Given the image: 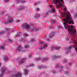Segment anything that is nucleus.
Returning a JSON list of instances; mask_svg holds the SVG:
<instances>
[{
	"mask_svg": "<svg viewBox=\"0 0 77 77\" xmlns=\"http://www.w3.org/2000/svg\"><path fill=\"white\" fill-rule=\"evenodd\" d=\"M52 4H56L57 7H61L62 9H63L64 12L62 14V16L63 18V20L64 22L63 23L65 29H67L69 32H76L75 29H73V26H71V27L69 26L67 23L69 24H74V21L72 18H71V15L69 11L66 12V7L64 5H62L64 3L63 0H52Z\"/></svg>",
	"mask_w": 77,
	"mask_h": 77,
	"instance_id": "nucleus-1",
	"label": "nucleus"
},
{
	"mask_svg": "<svg viewBox=\"0 0 77 77\" xmlns=\"http://www.w3.org/2000/svg\"><path fill=\"white\" fill-rule=\"evenodd\" d=\"M22 27L23 28H25L26 29H30V26L27 23H24L22 25Z\"/></svg>",
	"mask_w": 77,
	"mask_h": 77,
	"instance_id": "nucleus-2",
	"label": "nucleus"
},
{
	"mask_svg": "<svg viewBox=\"0 0 77 77\" xmlns=\"http://www.w3.org/2000/svg\"><path fill=\"white\" fill-rule=\"evenodd\" d=\"M22 75V74L20 72H18L16 74L12 75H11V77H21Z\"/></svg>",
	"mask_w": 77,
	"mask_h": 77,
	"instance_id": "nucleus-3",
	"label": "nucleus"
},
{
	"mask_svg": "<svg viewBox=\"0 0 77 77\" xmlns=\"http://www.w3.org/2000/svg\"><path fill=\"white\" fill-rule=\"evenodd\" d=\"M13 18L11 17H10L9 19V20L8 21V22H6L5 21L4 22V24H7L9 23H12V22H13Z\"/></svg>",
	"mask_w": 77,
	"mask_h": 77,
	"instance_id": "nucleus-4",
	"label": "nucleus"
},
{
	"mask_svg": "<svg viewBox=\"0 0 77 77\" xmlns=\"http://www.w3.org/2000/svg\"><path fill=\"white\" fill-rule=\"evenodd\" d=\"M6 71V69L5 67H3L2 68V70H1V72H2V74H0V77H3V74H4V72Z\"/></svg>",
	"mask_w": 77,
	"mask_h": 77,
	"instance_id": "nucleus-5",
	"label": "nucleus"
},
{
	"mask_svg": "<svg viewBox=\"0 0 77 77\" xmlns=\"http://www.w3.org/2000/svg\"><path fill=\"white\" fill-rule=\"evenodd\" d=\"M72 47L73 48H75V45L72 46H69V48H67L66 50L68 52H69L71 51V49L72 48Z\"/></svg>",
	"mask_w": 77,
	"mask_h": 77,
	"instance_id": "nucleus-6",
	"label": "nucleus"
},
{
	"mask_svg": "<svg viewBox=\"0 0 77 77\" xmlns=\"http://www.w3.org/2000/svg\"><path fill=\"white\" fill-rule=\"evenodd\" d=\"M51 49L52 50H58L60 49V47L58 46H55V47H51Z\"/></svg>",
	"mask_w": 77,
	"mask_h": 77,
	"instance_id": "nucleus-7",
	"label": "nucleus"
},
{
	"mask_svg": "<svg viewBox=\"0 0 77 77\" xmlns=\"http://www.w3.org/2000/svg\"><path fill=\"white\" fill-rule=\"evenodd\" d=\"M16 3H21L22 4H23V3H25V1L23 0H17Z\"/></svg>",
	"mask_w": 77,
	"mask_h": 77,
	"instance_id": "nucleus-8",
	"label": "nucleus"
},
{
	"mask_svg": "<svg viewBox=\"0 0 77 77\" xmlns=\"http://www.w3.org/2000/svg\"><path fill=\"white\" fill-rule=\"evenodd\" d=\"M22 47H21V46L20 45L18 46L17 49V50L18 51V52H20L21 51V49H22Z\"/></svg>",
	"mask_w": 77,
	"mask_h": 77,
	"instance_id": "nucleus-9",
	"label": "nucleus"
},
{
	"mask_svg": "<svg viewBox=\"0 0 77 77\" xmlns=\"http://www.w3.org/2000/svg\"><path fill=\"white\" fill-rule=\"evenodd\" d=\"M39 30L38 28H33L30 29V31L31 32H33V31H38Z\"/></svg>",
	"mask_w": 77,
	"mask_h": 77,
	"instance_id": "nucleus-10",
	"label": "nucleus"
},
{
	"mask_svg": "<svg viewBox=\"0 0 77 77\" xmlns=\"http://www.w3.org/2000/svg\"><path fill=\"white\" fill-rule=\"evenodd\" d=\"M24 62H25V59H23L19 61V63L20 64H22V63H23Z\"/></svg>",
	"mask_w": 77,
	"mask_h": 77,
	"instance_id": "nucleus-11",
	"label": "nucleus"
},
{
	"mask_svg": "<svg viewBox=\"0 0 77 77\" xmlns=\"http://www.w3.org/2000/svg\"><path fill=\"white\" fill-rule=\"evenodd\" d=\"M8 59H9L8 58V56H5L4 58V60H5V61H7V60H8Z\"/></svg>",
	"mask_w": 77,
	"mask_h": 77,
	"instance_id": "nucleus-12",
	"label": "nucleus"
},
{
	"mask_svg": "<svg viewBox=\"0 0 77 77\" xmlns=\"http://www.w3.org/2000/svg\"><path fill=\"white\" fill-rule=\"evenodd\" d=\"M25 7L24 6H22L20 7L19 8H18V9L19 10V11H21V10L25 9Z\"/></svg>",
	"mask_w": 77,
	"mask_h": 77,
	"instance_id": "nucleus-13",
	"label": "nucleus"
},
{
	"mask_svg": "<svg viewBox=\"0 0 77 77\" xmlns=\"http://www.w3.org/2000/svg\"><path fill=\"white\" fill-rule=\"evenodd\" d=\"M55 35V33L54 32H53L52 33V34L51 35H50L49 36V39H51V38L53 37V36H54Z\"/></svg>",
	"mask_w": 77,
	"mask_h": 77,
	"instance_id": "nucleus-14",
	"label": "nucleus"
},
{
	"mask_svg": "<svg viewBox=\"0 0 77 77\" xmlns=\"http://www.w3.org/2000/svg\"><path fill=\"white\" fill-rule=\"evenodd\" d=\"M47 45L46 44L44 45H43V47L41 48V50H43V49H44V48H46V47H47Z\"/></svg>",
	"mask_w": 77,
	"mask_h": 77,
	"instance_id": "nucleus-15",
	"label": "nucleus"
},
{
	"mask_svg": "<svg viewBox=\"0 0 77 77\" xmlns=\"http://www.w3.org/2000/svg\"><path fill=\"white\" fill-rule=\"evenodd\" d=\"M39 16H40V14H36L34 16V17L36 19H38L39 18Z\"/></svg>",
	"mask_w": 77,
	"mask_h": 77,
	"instance_id": "nucleus-16",
	"label": "nucleus"
},
{
	"mask_svg": "<svg viewBox=\"0 0 77 77\" xmlns=\"http://www.w3.org/2000/svg\"><path fill=\"white\" fill-rule=\"evenodd\" d=\"M57 68H59L60 69H63V68L62 66H57L56 67Z\"/></svg>",
	"mask_w": 77,
	"mask_h": 77,
	"instance_id": "nucleus-17",
	"label": "nucleus"
},
{
	"mask_svg": "<svg viewBox=\"0 0 77 77\" xmlns=\"http://www.w3.org/2000/svg\"><path fill=\"white\" fill-rule=\"evenodd\" d=\"M54 59H55V58H59V56H54L52 57Z\"/></svg>",
	"mask_w": 77,
	"mask_h": 77,
	"instance_id": "nucleus-18",
	"label": "nucleus"
},
{
	"mask_svg": "<svg viewBox=\"0 0 77 77\" xmlns=\"http://www.w3.org/2000/svg\"><path fill=\"white\" fill-rule=\"evenodd\" d=\"M48 58L47 57H45L44 58H43L42 59V61H45V60H48Z\"/></svg>",
	"mask_w": 77,
	"mask_h": 77,
	"instance_id": "nucleus-19",
	"label": "nucleus"
},
{
	"mask_svg": "<svg viewBox=\"0 0 77 77\" xmlns=\"http://www.w3.org/2000/svg\"><path fill=\"white\" fill-rule=\"evenodd\" d=\"M25 74H26V75H27V74H28V72H29V70H28L25 69Z\"/></svg>",
	"mask_w": 77,
	"mask_h": 77,
	"instance_id": "nucleus-20",
	"label": "nucleus"
},
{
	"mask_svg": "<svg viewBox=\"0 0 77 77\" xmlns=\"http://www.w3.org/2000/svg\"><path fill=\"white\" fill-rule=\"evenodd\" d=\"M51 12H55V10L54 8H53L51 10Z\"/></svg>",
	"mask_w": 77,
	"mask_h": 77,
	"instance_id": "nucleus-21",
	"label": "nucleus"
},
{
	"mask_svg": "<svg viewBox=\"0 0 77 77\" xmlns=\"http://www.w3.org/2000/svg\"><path fill=\"white\" fill-rule=\"evenodd\" d=\"M69 36H66V41H68V40H69Z\"/></svg>",
	"mask_w": 77,
	"mask_h": 77,
	"instance_id": "nucleus-22",
	"label": "nucleus"
},
{
	"mask_svg": "<svg viewBox=\"0 0 77 77\" xmlns=\"http://www.w3.org/2000/svg\"><path fill=\"white\" fill-rule=\"evenodd\" d=\"M20 32H19V33H17V35H16L15 37H18L20 36Z\"/></svg>",
	"mask_w": 77,
	"mask_h": 77,
	"instance_id": "nucleus-23",
	"label": "nucleus"
},
{
	"mask_svg": "<svg viewBox=\"0 0 77 77\" xmlns=\"http://www.w3.org/2000/svg\"><path fill=\"white\" fill-rule=\"evenodd\" d=\"M47 68V67H44V66H39V68Z\"/></svg>",
	"mask_w": 77,
	"mask_h": 77,
	"instance_id": "nucleus-24",
	"label": "nucleus"
},
{
	"mask_svg": "<svg viewBox=\"0 0 77 77\" xmlns=\"http://www.w3.org/2000/svg\"><path fill=\"white\" fill-rule=\"evenodd\" d=\"M4 33H5V31H2L0 32V35H3Z\"/></svg>",
	"mask_w": 77,
	"mask_h": 77,
	"instance_id": "nucleus-25",
	"label": "nucleus"
},
{
	"mask_svg": "<svg viewBox=\"0 0 77 77\" xmlns=\"http://www.w3.org/2000/svg\"><path fill=\"white\" fill-rule=\"evenodd\" d=\"M41 57L37 58H36V60L37 61L39 60H41Z\"/></svg>",
	"mask_w": 77,
	"mask_h": 77,
	"instance_id": "nucleus-26",
	"label": "nucleus"
},
{
	"mask_svg": "<svg viewBox=\"0 0 77 77\" xmlns=\"http://www.w3.org/2000/svg\"><path fill=\"white\" fill-rule=\"evenodd\" d=\"M38 4H39V2H37V3H35L34 5L35 6H38Z\"/></svg>",
	"mask_w": 77,
	"mask_h": 77,
	"instance_id": "nucleus-27",
	"label": "nucleus"
},
{
	"mask_svg": "<svg viewBox=\"0 0 77 77\" xmlns=\"http://www.w3.org/2000/svg\"><path fill=\"white\" fill-rule=\"evenodd\" d=\"M5 30L9 32V31H10V30H11V29L9 28H6L5 29Z\"/></svg>",
	"mask_w": 77,
	"mask_h": 77,
	"instance_id": "nucleus-28",
	"label": "nucleus"
},
{
	"mask_svg": "<svg viewBox=\"0 0 77 77\" xmlns=\"http://www.w3.org/2000/svg\"><path fill=\"white\" fill-rule=\"evenodd\" d=\"M29 45H25L24 47L25 48H27L28 47H29Z\"/></svg>",
	"mask_w": 77,
	"mask_h": 77,
	"instance_id": "nucleus-29",
	"label": "nucleus"
},
{
	"mask_svg": "<svg viewBox=\"0 0 77 77\" xmlns=\"http://www.w3.org/2000/svg\"><path fill=\"white\" fill-rule=\"evenodd\" d=\"M35 41V39L33 38L31 39V42H33Z\"/></svg>",
	"mask_w": 77,
	"mask_h": 77,
	"instance_id": "nucleus-30",
	"label": "nucleus"
},
{
	"mask_svg": "<svg viewBox=\"0 0 77 77\" xmlns=\"http://www.w3.org/2000/svg\"><path fill=\"white\" fill-rule=\"evenodd\" d=\"M1 49L2 50H4V47L3 46H1Z\"/></svg>",
	"mask_w": 77,
	"mask_h": 77,
	"instance_id": "nucleus-31",
	"label": "nucleus"
},
{
	"mask_svg": "<svg viewBox=\"0 0 77 77\" xmlns=\"http://www.w3.org/2000/svg\"><path fill=\"white\" fill-rule=\"evenodd\" d=\"M8 40L9 42H13V41L10 39H8Z\"/></svg>",
	"mask_w": 77,
	"mask_h": 77,
	"instance_id": "nucleus-32",
	"label": "nucleus"
},
{
	"mask_svg": "<svg viewBox=\"0 0 77 77\" xmlns=\"http://www.w3.org/2000/svg\"><path fill=\"white\" fill-rule=\"evenodd\" d=\"M77 16V14H74V17L76 18Z\"/></svg>",
	"mask_w": 77,
	"mask_h": 77,
	"instance_id": "nucleus-33",
	"label": "nucleus"
},
{
	"mask_svg": "<svg viewBox=\"0 0 77 77\" xmlns=\"http://www.w3.org/2000/svg\"><path fill=\"white\" fill-rule=\"evenodd\" d=\"M10 0H5V2H9Z\"/></svg>",
	"mask_w": 77,
	"mask_h": 77,
	"instance_id": "nucleus-34",
	"label": "nucleus"
},
{
	"mask_svg": "<svg viewBox=\"0 0 77 77\" xmlns=\"http://www.w3.org/2000/svg\"><path fill=\"white\" fill-rule=\"evenodd\" d=\"M65 73L66 74H69V72H66Z\"/></svg>",
	"mask_w": 77,
	"mask_h": 77,
	"instance_id": "nucleus-35",
	"label": "nucleus"
},
{
	"mask_svg": "<svg viewBox=\"0 0 77 77\" xmlns=\"http://www.w3.org/2000/svg\"><path fill=\"white\" fill-rule=\"evenodd\" d=\"M24 36H27L28 35L27 34H24Z\"/></svg>",
	"mask_w": 77,
	"mask_h": 77,
	"instance_id": "nucleus-36",
	"label": "nucleus"
},
{
	"mask_svg": "<svg viewBox=\"0 0 77 77\" xmlns=\"http://www.w3.org/2000/svg\"><path fill=\"white\" fill-rule=\"evenodd\" d=\"M52 72H53V73H56V71L54 70L52 71Z\"/></svg>",
	"mask_w": 77,
	"mask_h": 77,
	"instance_id": "nucleus-37",
	"label": "nucleus"
},
{
	"mask_svg": "<svg viewBox=\"0 0 77 77\" xmlns=\"http://www.w3.org/2000/svg\"><path fill=\"white\" fill-rule=\"evenodd\" d=\"M33 66V64H31L30 65V66Z\"/></svg>",
	"mask_w": 77,
	"mask_h": 77,
	"instance_id": "nucleus-38",
	"label": "nucleus"
},
{
	"mask_svg": "<svg viewBox=\"0 0 77 77\" xmlns=\"http://www.w3.org/2000/svg\"><path fill=\"white\" fill-rule=\"evenodd\" d=\"M36 11H39V9L38 8H36Z\"/></svg>",
	"mask_w": 77,
	"mask_h": 77,
	"instance_id": "nucleus-39",
	"label": "nucleus"
},
{
	"mask_svg": "<svg viewBox=\"0 0 77 77\" xmlns=\"http://www.w3.org/2000/svg\"><path fill=\"white\" fill-rule=\"evenodd\" d=\"M74 2V0H71L70 1V2Z\"/></svg>",
	"mask_w": 77,
	"mask_h": 77,
	"instance_id": "nucleus-40",
	"label": "nucleus"
},
{
	"mask_svg": "<svg viewBox=\"0 0 77 77\" xmlns=\"http://www.w3.org/2000/svg\"><path fill=\"white\" fill-rule=\"evenodd\" d=\"M16 22L17 23H19V22H20V20H16Z\"/></svg>",
	"mask_w": 77,
	"mask_h": 77,
	"instance_id": "nucleus-41",
	"label": "nucleus"
},
{
	"mask_svg": "<svg viewBox=\"0 0 77 77\" xmlns=\"http://www.w3.org/2000/svg\"><path fill=\"white\" fill-rule=\"evenodd\" d=\"M3 14H4V11H2V13H1V14H0L1 15H3Z\"/></svg>",
	"mask_w": 77,
	"mask_h": 77,
	"instance_id": "nucleus-42",
	"label": "nucleus"
},
{
	"mask_svg": "<svg viewBox=\"0 0 77 77\" xmlns=\"http://www.w3.org/2000/svg\"><path fill=\"white\" fill-rule=\"evenodd\" d=\"M31 56H32L31 55H29L28 56V57H31Z\"/></svg>",
	"mask_w": 77,
	"mask_h": 77,
	"instance_id": "nucleus-43",
	"label": "nucleus"
},
{
	"mask_svg": "<svg viewBox=\"0 0 77 77\" xmlns=\"http://www.w3.org/2000/svg\"><path fill=\"white\" fill-rule=\"evenodd\" d=\"M59 28H62V26H59Z\"/></svg>",
	"mask_w": 77,
	"mask_h": 77,
	"instance_id": "nucleus-44",
	"label": "nucleus"
},
{
	"mask_svg": "<svg viewBox=\"0 0 77 77\" xmlns=\"http://www.w3.org/2000/svg\"><path fill=\"white\" fill-rule=\"evenodd\" d=\"M52 21L53 23H55L56 22L55 20H52Z\"/></svg>",
	"mask_w": 77,
	"mask_h": 77,
	"instance_id": "nucleus-45",
	"label": "nucleus"
},
{
	"mask_svg": "<svg viewBox=\"0 0 77 77\" xmlns=\"http://www.w3.org/2000/svg\"><path fill=\"white\" fill-rule=\"evenodd\" d=\"M49 6L50 8H52V6L51 5H49Z\"/></svg>",
	"mask_w": 77,
	"mask_h": 77,
	"instance_id": "nucleus-46",
	"label": "nucleus"
},
{
	"mask_svg": "<svg viewBox=\"0 0 77 77\" xmlns=\"http://www.w3.org/2000/svg\"><path fill=\"white\" fill-rule=\"evenodd\" d=\"M69 64L70 66H71V63H69Z\"/></svg>",
	"mask_w": 77,
	"mask_h": 77,
	"instance_id": "nucleus-47",
	"label": "nucleus"
},
{
	"mask_svg": "<svg viewBox=\"0 0 77 77\" xmlns=\"http://www.w3.org/2000/svg\"><path fill=\"white\" fill-rule=\"evenodd\" d=\"M2 63H1L0 62V66H1V65H2Z\"/></svg>",
	"mask_w": 77,
	"mask_h": 77,
	"instance_id": "nucleus-48",
	"label": "nucleus"
},
{
	"mask_svg": "<svg viewBox=\"0 0 77 77\" xmlns=\"http://www.w3.org/2000/svg\"><path fill=\"white\" fill-rule=\"evenodd\" d=\"M67 60H64V62H66Z\"/></svg>",
	"mask_w": 77,
	"mask_h": 77,
	"instance_id": "nucleus-49",
	"label": "nucleus"
},
{
	"mask_svg": "<svg viewBox=\"0 0 77 77\" xmlns=\"http://www.w3.org/2000/svg\"><path fill=\"white\" fill-rule=\"evenodd\" d=\"M47 39L48 41H49V39L47 38Z\"/></svg>",
	"mask_w": 77,
	"mask_h": 77,
	"instance_id": "nucleus-50",
	"label": "nucleus"
},
{
	"mask_svg": "<svg viewBox=\"0 0 77 77\" xmlns=\"http://www.w3.org/2000/svg\"><path fill=\"white\" fill-rule=\"evenodd\" d=\"M46 37H47V36H45V38H46Z\"/></svg>",
	"mask_w": 77,
	"mask_h": 77,
	"instance_id": "nucleus-51",
	"label": "nucleus"
},
{
	"mask_svg": "<svg viewBox=\"0 0 77 77\" xmlns=\"http://www.w3.org/2000/svg\"><path fill=\"white\" fill-rule=\"evenodd\" d=\"M51 28H52V26H51L50 27Z\"/></svg>",
	"mask_w": 77,
	"mask_h": 77,
	"instance_id": "nucleus-52",
	"label": "nucleus"
},
{
	"mask_svg": "<svg viewBox=\"0 0 77 77\" xmlns=\"http://www.w3.org/2000/svg\"><path fill=\"white\" fill-rule=\"evenodd\" d=\"M14 30H13V31H12V32H14Z\"/></svg>",
	"mask_w": 77,
	"mask_h": 77,
	"instance_id": "nucleus-53",
	"label": "nucleus"
},
{
	"mask_svg": "<svg viewBox=\"0 0 77 77\" xmlns=\"http://www.w3.org/2000/svg\"><path fill=\"white\" fill-rule=\"evenodd\" d=\"M41 44H42V42H41Z\"/></svg>",
	"mask_w": 77,
	"mask_h": 77,
	"instance_id": "nucleus-54",
	"label": "nucleus"
},
{
	"mask_svg": "<svg viewBox=\"0 0 77 77\" xmlns=\"http://www.w3.org/2000/svg\"><path fill=\"white\" fill-rule=\"evenodd\" d=\"M76 67H77V65H76Z\"/></svg>",
	"mask_w": 77,
	"mask_h": 77,
	"instance_id": "nucleus-55",
	"label": "nucleus"
},
{
	"mask_svg": "<svg viewBox=\"0 0 77 77\" xmlns=\"http://www.w3.org/2000/svg\"><path fill=\"white\" fill-rule=\"evenodd\" d=\"M32 26H33V24H32Z\"/></svg>",
	"mask_w": 77,
	"mask_h": 77,
	"instance_id": "nucleus-56",
	"label": "nucleus"
},
{
	"mask_svg": "<svg viewBox=\"0 0 77 77\" xmlns=\"http://www.w3.org/2000/svg\"><path fill=\"white\" fill-rule=\"evenodd\" d=\"M22 40V38H21V40Z\"/></svg>",
	"mask_w": 77,
	"mask_h": 77,
	"instance_id": "nucleus-57",
	"label": "nucleus"
}]
</instances>
